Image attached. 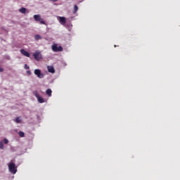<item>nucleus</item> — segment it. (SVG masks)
Here are the masks:
<instances>
[{
    "instance_id": "1a4fd4ad",
    "label": "nucleus",
    "mask_w": 180,
    "mask_h": 180,
    "mask_svg": "<svg viewBox=\"0 0 180 180\" xmlns=\"http://www.w3.org/2000/svg\"><path fill=\"white\" fill-rule=\"evenodd\" d=\"M37 99L39 103H44V98L43 97L39 96Z\"/></svg>"
},
{
    "instance_id": "6ab92c4d",
    "label": "nucleus",
    "mask_w": 180,
    "mask_h": 180,
    "mask_svg": "<svg viewBox=\"0 0 180 180\" xmlns=\"http://www.w3.org/2000/svg\"><path fill=\"white\" fill-rule=\"evenodd\" d=\"M4 144H8V143H9V141H8V139H4Z\"/></svg>"
},
{
    "instance_id": "6e6552de",
    "label": "nucleus",
    "mask_w": 180,
    "mask_h": 180,
    "mask_svg": "<svg viewBox=\"0 0 180 180\" xmlns=\"http://www.w3.org/2000/svg\"><path fill=\"white\" fill-rule=\"evenodd\" d=\"M34 19L36 20V22H39V20H41V18L40 17V15H34Z\"/></svg>"
},
{
    "instance_id": "0eeeda50",
    "label": "nucleus",
    "mask_w": 180,
    "mask_h": 180,
    "mask_svg": "<svg viewBox=\"0 0 180 180\" xmlns=\"http://www.w3.org/2000/svg\"><path fill=\"white\" fill-rule=\"evenodd\" d=\"M47 70L49 72H51V74H54L56 72V70L54 69V67L53 66H48Z\"/></svg>"
},
{
    "instance_id": "ddd939ff",
    "label": "nucleus",
    "mask_w": 180,
    "mask_h": 180,
    "mask_svg": "<svg viewBox=\"0 0 180 180\" xmlns=\"http://www.w3.org/2000/svg\"><path fill=\"white\" fill-rule=\"evenodd\" d=\"M77 12H78V6L75 5V6H74V11H73V13L75 15V13H77Z\"/></svg>"
},
{
    "instance_id": "20e7f679",
    "label": "nucleus",
    "mask_w": 180,
    "mask_h": 180,
    "mask_svg": "<svg viewBox=\"0 0 180 180\" xmlns=\"http://www.w3.org/2000/svg\"><path fill=\"white\" fill-rule=\"evenodd\" d=\"M34 74L38 77V78H44V75L41 73V70L36 69L34 71Z\"/></svg>"
},
{
    "instance_id": "9d476101",
    "label": "nucleus",
    "mask_w": 180,
    "mask_h": 180,
    "mask_svg": "<svg viewBox=\"0 0 180 180\" xmlns=\"http://www.w3.org/2000/svg\"><path fill=\"white\" fill-rule=\"evenodd\" d=\"M53 93V91L50 89H48L46 91V94L48 95V96H51V94Z\"/></svg>"
},
{
    "instance_id": "9b49d317",
    "label": "nucleus",
    "mask_w": 180,
    "mask_h": 180,
    "mask_svg": "<svg viewBox=\"0 0 180 180\" xmlns=\"http://www.w3.org/2000/svg\"><path fill=\"white\" fill-rule=\"evenodd\" d=\"M19 12H20L21 13H26V8L22 7L19 9Z\"/></svg>"
},
{
    "instance_id": "412c9836",
    "label": "nucleus",
    "mask_w": 180,
    "mask_h": 180,
    "mask_svg": "<svg viewBox=\"0 0 180 180\" xmlns=\"http://www.w3.org/2000/svg\"><path fill=\"white\" fill-rule=\"evenodd\" d=\"M27 74H28V75H32V72H30V70H27Z\"/></svg>"
},
{
    "instance_id": "4468645a",
    "label": "nucleus",
    "mask_w": 180,
    "mask_h": 180,
    "mask_svg": "<svg viewBox=\"0 0 180 180\" xmlns=\"http://www.w3.org/2000/svg\"><path fill=\"white\" fill-rule=\"evenodd\" d=\"M15 123H20L22 122V120L20 118V117H17L15 120Z\"/></svg>"
},
{
    "instance_id": "7ed1b4c3",
    "label": "nucleus",
    "mask_w": 180,
    "mask_h": 180,
    "mask_svg": "<svg viewBox=\"0 0 180 180\" xmlns=\"http://www.w3.org/2000/svg\"><path fill=\"white\" fill-rule=\"evenodd\" d=\"M33 57H34V60H36L37 61H40V60H41L43 58L41 53H40V52H39V51L34 53Z\"/></svg>"
},
{
    "instance_id": "4be33fe9",
    "label": "nucleus",
    "mask_w": 180,
    "mask_h": 180,
    "mask_svg": "<svg viewBox=\"0 0 180 180\" xmlns=\"http://www.w3.org/2000/svg\"><path fill=\"white\" fill-rule=\"evenodd\" d=\"M4 72V69L2 68H0V72Z\"/></svg>"
},
{
    "instance_id": "2eb2a0df",
    "label": "nucleus",
    "mask_w": 180,
    "mask_h": 180,
    "mask_svg": "<svg viewBox=\"0 0 180 180\" xmlns=\"http://www.w3.org/2000/svg\"><path fill=\"white\" fill-rule=\"evenodd\" d=\"M34 39H35V40H40V39H41V36H40L39 34H36L34 36Z\"/></svg>"
},
{
    "instance_id": "f03ea898",
    "label": "nucleus",
    "mask_w": 180,
    "mask_h": 180,
    "mask_svg": "<svg viewBox=\"0 0 180 180\" xmlns=\"http://www.w3.org/2000/svg\"><path fill=\"white\" fill-rule=\"evenodd\" d=\"M51 49H52L53 51H54L55 53H58L60 51H63V46H58V44H53L51 46Z\"/></svg>"
},
{
    "instance_id": "39448f33",
    "label": "nucleus",
    "mask_w": 180,
    "mask_h": 180,
    "mask_svg": "<svg viewBox=\"0 0 180 180\" xmlns=\"http://www.w3.org/2000/svg\"><path fill=\"white\" fill-rule=\"evenodd\" d=\"M58 18L60 25H65V23H67V19L65 18V17H58Z\"/></svg>"
},
{
    "instance_id": "f257e3e1",
    "label": "nucleus",
    "mask_w": 180,
    "mask_h": 180,
    "mask_svg": "<svg viewBox=\"0 0 180 180\" xmlns=\"http://www.w3.org/2000/svg\"><path fill=\"white\" fill-rule=\"evenodd\" d=\"M8 169L9 172L13 175L18 172V167H16V165L13 162L8 163Z\"/></svg>"
},
{
    "instance_id": "f3484780",
    "label": "nucleus",
    "mask_w": 180,
    "mask_h": 180,
    "mask_svg": "<svg viewBox=\"0 0 180 180\" xmlns=\"http://www.w3.org/2000/svg\"><path fill=\"white\" fill-rule=\"evenodd\" d=\"M0 148L4 150V141H0Z\"/></svg>"
},
{
    "instance_id": "f8f14e48",
    "label": "nucleus",
    "mask_w": 180,
    "mask_h": 180,
    "mask_svg": "<svg viewBox=\"0 0 180 180\" xmlns=\"http://www.w3.org/2000/svg\"><path fill=\"white\" fill-rule=\"evenodd\" d=\"M32 94H33L34 96H35L37 98L40 96V95H39V91H34L32 92Z\"/></svg>"
},
{
    "instance_id": "423d86ee",
    "label": "nucleus",
    "mask_w": 180,
    "mask_h": 180,
    "mask_svg": "<svg viewBox=\"0 0 180 180\" xmlns=\"http://www.w3.org/2000/svg\"><path fill=\"white\" fill-rule=\"evenodd\" d=\"M20 53L21 54H22V56H25V57H30V53H29V52L26 51V50L25 49H21Z\"/></svg>"
},
{
    "instance_id": "aec40b11",
    "label": "nucleus",
    "mask_w": 180,
    "mask_h": 180,
    "mask_svg": "<svg viewBox=\"0 0 180 180\" xmlns=\"http://www.w3.org/2000/svg\"><path fill=\"white\" fill-rule=\"evenodd\" d=\"M30 68L27 65H25V70H29Z\"/></svg>"
},
{
    "instance_id": "a211bd4d",
    "label": "nucleus",
    "mask_w": 180,
    "mask_h": 180,
    "mask_svg": "<svg viewBox=\"0 0 180 180\" xmlns=\"http://www.w3.org/2000/svg\"><path fill=\"white\" fill-rule=\"evenodd\" d=\"M39 22L41 25H46V21L44 20L42 18L39 20Z\"/></svg>"
},
{
    "instance_id": "dca6fc26",
    "label": "nucleus",
    "mask_w": 180,
    "mask_h": 180,
    "mask_svg": "<svg viewBox=\"0 0 180 180\" xmlns=\"http://www.w3.org/2000/svg\"><path fill=\"white\" fill-rule=\"evenodd\" d=\"M18 134H19L20 137H25V132H23V131H20L18 133Z\"/></svg>"
}]
</instances>
